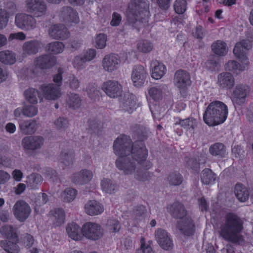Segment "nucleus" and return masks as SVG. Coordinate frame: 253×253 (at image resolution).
<instances>
[{
	"instance_id": "24",
	"label": "nucleus",
	"mask_w": 253,
	"mask_h": 253,
	"mask_svg": "<svg viewBox=\"0 0 253 253\" xmlns=\"http://www.w3.org/2000/svg\"><path fill=\"white\" fill-rule=\"evenodd\" d=\"M51 219L55 227L61 226L64 223L65 215L63 210H55L51 211Z\"/></svg>"
},
{
	"instance_id": "46",
	"label": "nucleus",
	"mask_w": 253,
	"mask_h": 253,
	"mask_svg": "<svg viewBox=\"0 0 253 253\" xmlns=\"http://www.w3.org/2000/svg\"><path fill=\"white\" fill-rule=\"evenodd\" d=\"M178 123L181 126L190 131L193 130L195 127L194 120L192 119L187 118L184 120H181L179 121Z\"/></svg>"
},
{
	"instance_id": "54",
	"label": "nucleus",
	"mask_w": 253,
	"mask_h": 253,
	"mask_svg": "<svg viewBox=\"0 0 253 253\" xmlns=\"http://www.w3.org/2000/svg\"><path fill=\"white\" fill-rule=\"evenodd\" d=\"M96 56V51L93 49H90L86 51L84 56V59L85 61L92 60Z\"/></svg>"
},
{
	"instance_id": "25",
	"label": "nucleus",
	"mask_w": 253,
	"mask_h": 253,
	"mask_svg": "<svg viewBox=\"0 0 253 253\" xmlns=\"http://www.w3.org/2000/svg\"><path fill=\"white\" fill-rule=\"evenodd\" d=\"M211 47L212 52L218 56H224L228 51L226 43L220 40L214 42Z\"/></svg>"
},
{
	"instance_id": "19",
	"label": "nucleus",
	"mask_w": 253,
	"mask_h": 253,
	"mask_svg": "<svg viewBox=\"0 0 253 253\" xmlns=\"http://www.w3.org/2000/svg\"><path fill=\"white\" fill-rule=\"evenodd\" d=\"M138 107L137 99L134 95L128 94L125 97L122 107L125 111L131 113Z\"/></svg>"
},
{
	"instance_id": "28",
	"label": "nucleus",
	"mask_w": 253,
	"mask_h": 253,
	"mask_svg": "<svg viewBox=\"0 0 253 253\" xmlns=\"http://www.w3.org/2000/svg\"><path fill=\"white\" fill-rule=\"evenodd\" d=\"M42 47V43L38 41H33L25 42L23 47L24 53L30 55L35 54Z\"/></svg>"
},
{
	"instance_id": "56",
	"label": "nucleus",
	"mask_w": 253,
	"mask_h": 253,
	"mask_svg": "<svg viewBox=\"0 0 253 253\" xmlns=\"http://www.w3.org/2000/svg\"><path fill=\"white\" fill-rule=\"evenodd\" d=\"M10 175L4 170H0V184L5 183L10 179Z\"/></svg>"
},
{
	"instance_id": "42",
	"label": "nucleus",
	"mask_w": 253,
	"mask_h": 253,
	"mask_svg": "<svg viewBox=\"0 0 253 253\" xmlns=\"http://www.w3.org/2000/svg\"><path fill=\"white\" fill-rule=\"evenodd\" d=\"M225 70L233 73H236L237 71L240 70V65L235 60H231L226 63L224 65Z\"/></svg>"
},
{
	"instance_id": "64",
	"label": "nucleus",
	"mask_w": 253,
	"mask_h": 253,
	"mask_svg": "<svg viewBox=\"0 0 253 253\" xmlns=\"http://www.w3.org/2000/svg\"><path fill=\"white\" fill-rule=\"evenodd\" d=\"M5 129L8 133L13 134L16 130V126L14 124L8 123L5 125Z\"/></svg>"
},
{
	"instance_id": "59",
	"label": "nucleus",
	"mask_w": 253,
	"mask_h": 253,
	"mask_svg": "<svg viewBox=\"0 0 253 253\" xmlns=\"http://www.w3.org/2000/svg\"><path fill=\"white\" fill-rule=\"evenodd\" d=\"M121 21V16L117 13H114L113 14V17L111 22L112 26H118Z\"/></svg>"
},
{
	"instance_id": "61",
	"label": "nucleus",
	"mask_w": 253,
	"mask_h": 253,
	"mask_svg": "<svg viewBox=\"0 0 253 253\" xmlns=\"http://www.w3.org/2000/svg\"><path fill=\"white\" fill-rule=\"evenodd\" d=\"M12 176L15 180L20 181L23 177V173L20 170L16 169L12 171Z\"/></svg>"
},
{
	"instance_id": "8",
	"label": "nucleus",
	"mask_w": 253,
	"mask_h": 253,
	"mask_svg": "<svg viewBox=\"0 0 253 253\" xmlns=\"http://www.w3.org/2000/svg\"><path fill=\"white\" fill-rule=\"evenodd\" d=\"M15 217L19 221H24L28 218L31 212L29 206L23 201H17L13 208Z\"/></svg>"
},
{
	"instance_id": "31",
	"label": "nucleus",
	"mask_w": 253,
	"mask_h": 253,
	"mask_svg": "<svg viewBox=\"0 0 253 253\" xmlns=\"http://www.w3.org/2000/svg\"><path fill=\"white\" fill-rule=\"evenodd\" d=\"M202 182L206 185H209L215 179V174L209 169H204L201 173Z\"/></svg>"
},
{
	"instance_id": "35",
	"label": "nucleus",
	"mask_w": 253,
	"mask_h": 253,
	"mask_svg": "<svg viewBox=\"0 0 253 253\" xmlns=\"http://www.w3.org/2000/svg\"><path fill=\"white\" fill-rule=\"evenodd\" d=\"M138 50L142 53H146L153 49L152 43L147 40H141L138 42L137 44Z\"/></svg>"
},
{
	"instance_id": "15",
	"label": "nucleus",
	"mask_w": 253,
	"mask_h": 253,
	"mask_svg": "<svg viewBox=\"0 0 253 253\" xmlns=\"http://www.w3.org/2000/svg\"><path fill=\"white\" fill-rule=\"evenodd\" d=\"M44 97L48 100H55L61 95L59 85L49 84L42 86Z\"/></svg>"
},
{
	"instance_id": "30",
	"label": "nucleus",
	"mask_w": 253,
	"mask_h": 253,
	"mask_svg": "<svg viewBox=\"0 0 253 253\" xmlns=\"http://www.w3.org/2000/svg\"><path fill=\"white\" fill-rule=\"evenodd\" d=\"M36 128V124L33 121L21 122L19 123V128L23 133L27 134L33 132Z\"/></svg>"
},
{
	"instance_id": "55",
	"label": "nucleus",
	"mask_w": 253,
	"mask_h": 253,
	"mask_svg": "<svg viewBox=\"0 0 253 253\" xmlns=\"http://www.w3.org/2000/svg\"><path fill=\"white\" fill-rule=\"evenodd\" d=\"M42 181V176L39 174H32L29 178V182L33 185L38 184Z\"/></svg>"
},
{
	"instance_id": "20",
	"label": "nucleus",
	"mask_w": 253,
	"mask_h": 253,
	"mask_svg": "<svg viewBox=\"0 0 253 253\" xmlns=\"http://www.w3.org/2000/svg\"><path fill=\"white\" fill-rule=\"evenodd\" d=\"M234 193L237 199L241 202H246L250 196L247 187L241 183H237L234 187Z\"/></svg>"
},
{
	"instance_id": "49",
	"label": "nucleus",
	"mask_w": 253,
	"mask_h": 253,
	"mask_svg": "<svg viewBox=\"0 0 253 253\" xmlns=\"http://www.w3.org/2000/svg\"><path fill=\"white\" fill-rule=\"evenodd\" d=\"M158 61L157 60L153 61L150 65V71L151 77L153 79L157 80L158 79Z\"/></svg>"
},
{
	"instance_id": "1",
	"label": "nucleus",
	"mask_w": 253,
	"mask_h": 253,
	"mask_svg": "<svg viewBox=\"0 0 253 253\" xmlns=\"http://www.w3.org/2000/svg\"><path fill=\"white\" fill-rule=\"evenodd\" d=\"M114 151L119 158L116 160L117 167L126 174L133 173L138 164L144 158L142 156V149L135 151L131 149L130 140L126 136L118 137L114 144Z\"/></svg>"
},
{
	"instance_id": "10",
	"label": "nucleus",
	"mask_w": 253,
	"mask_h": 253,
	"mask_svg": "<svg viewBox=\"0 0 253 253\" xmlns=\"http://www.w3.org/2000/svg\"><path fill=\"white\" fill-rule=\"evenodd\" d=\"M15 24L17 27L23 30H30L36 27L35 19L24 14H19L16 16Z\"/></svg>"
},
{
	"instance_id": "57",
	"label": "nucleus",
	"mask_w": 253,
	"mask_h": 253,
	"mask_svg": "<svg viewBox=\"0 0 253 253\" xmlns=\"http://www.w3.org/2000/svg\"><path fill=\"white\" fill-rule=\"evenodd\" d=\"M218 65V63L215 60H209L206 63V68L211 71H214Z\"/></svg>"
},
{
	"instance_id": "51",
	"label": "nucleus",
	"mask_w": 253,
	"mask_h": 253,
	"mask_svg": "<svg viewBox=\"0 0 253 253\" xmlns=\"http://www.w3.org/2000/svg\"><path fill=\"white\" fill-rule=\"evenodd\" d=\"M7 23V14L4 10L0 11V29L5 27Z\"/></svg>"
},
{
	"instance_id": "62",
	"label": "nucleus",
	"mask_w": 253,
	"mask_h": 253,
	"mask_svg": "<svg viewBox=\"0 0 253 253\" xmlns=\"http://www.w3.org/2000/svg\"><path fill=\"white\" fill-rule=\"evenodd\" d=\"M68 83L70 87L73 88H77L79 85V82L78 79L73 76L70 77Z\"/></svg>"
},
{
	"instance_id": "63",
	"label": "nucleus",
	"mask_w": 253,
	"mask_h": 253,
	"mask_svg": "<svg viewBox=\"0 0 253 253\" xmlns=\"http://www.w3.org/2000/svg\"><path fill=\"white\" fill-rule=\"evenodd\" d=\"M24 106H21L15 109L13 111V115L15 118L21 117V115H25Z\"/></svg>"
},
{
	"instance_id": "34",
	"label": "nucleus",
	"mask_w": 253,
	"mask_h": 253,
	"mask_svg": "<svg viewBox=\"0 0 253 253\" xmlns=\"http://www.w3.org/2000/svg\"><path fill=\"white\" fill-rule=\"evenodd\" d=\"M77 191L73 188H67L61 194V198L66 202L73 201L76 197Z\"/></svg>"
},
{
	"instance_id": "52",
	"label": "nucleus",
	"mask_w": 253,
	"mask_h": 253,
	"mask_svg": "<svg viewBox=\"0 0 253 253\" xmlns=\"http://www.w3.org/2000/svg\"><path fill=\"white\" fill-rule=\"evenodd\" d=\"M233 52L236 57H241V55L246 54V50L242 48V44L240 43L237 42L234 47Z\"/></svg>"
},
{
	"instance_id": "22",
	"label": "nucleus",
	"mask_w": 253,
	"mask_h": 253,
	"mask_svg": "<svg viewBox=\"0 0 253 253\" xmlns=\"http://www.w3.org/2000/svg\"><path fill=\"white\" fill-rule=\"evenodd\" d=\"M250 91V88L248 86L238 85L236 86L233 91V96L237 103L244 102L246 97Z\"/></svg>"
},
{
	"instance_id": "47",
	"label": "nucleus",
	"mask_w": 253,
	"mask_h": 253,
	"mask_svg": "<svg viewBox=\"0 0 253 253\" xmlns=\"http://www.w3.org/2000/svg\"><path fill=\"white\" fill-rule=\"evenodd\" d=\"M1 232L3 235L12 239H15L17 238L15 229L13 228L10 226H7L2 227L1 229Z\"/></svg>"
},
{
	"instance_id": "23",
	"label": "nucleus",
	"mask_w": 253,
	"mask_h": 253,
	"mask_svg": "<svg viewBox=\"0 0 253 253\" xmlns=\"http://www.w3.org/2000/svg\"><path fill=\"white\" fill-rule=\"evenodd\" d=\"M159 246L165 250H170L172 248V240L168 233L163 229L159 230Z\"/></svg>"
},
{
	"instance_id": "37",
	"label": "nucleus",
	"mask_w": 253,
	"mask_h": 253,
	"mask_svg": "<svg viewBox=\"0 0 253 253\" xmlns=\"http://www.w3.org/2000/svg\"><path fill=\"white\" fill-rule=\"evenodd\" d=\"M54 63V60L47 56L40 57L36 60V65L42 68L50 67Z\"/></svg>"
},
{
	"instance_id": "18",
	"label": "nucleus",
	"mask_w": 253,
	"mask_h": 253,
	"mask_svg": "<svg viewBox=\"0 0 253 253\" xmlns=\"http://www.w3.org/2000/svg\"><path fill=\"white\" fill-rule=\"evenodd\" d=\"M85 212L90 215H98L102 213L104 208L103 206L95 200L88 201L85 205Z\"/></svg>"
},
{
	"instance_id": "3",
	"label": "nucleus",
	"mask_w": 253,
	"mask_h": 253,
	"mask_svg": "<svg viewBox=\"0 0 253 253\" xmlns=\"http://www.w3.org/2000/svg\"><path fill=\"white\" fill-rule=\"evenodd\" d=\"M227 113V107L224 103L213 101L207 108L203 116L204 121L210 126L218 125L225 121Z\"/></svg>"
},
{
	"instance_id": "2",
	"label": "nucleus",
	"mask_w": 253,
	"mask_h": 253,
	"mask_svg": "<svg viewBox=\"0 0 253 253\" xmlns=\"http://www.w3.org/2000/svg\"><path fill=\"white\" fill-rule=\"evenodd\" d=\"M219 234L225 240L237 243L243 240L241 233L243 229V221L236 214L228 213L225 221L220 226Z\"/></svg>"
},
{
	"instance_id": "44",
	"label": "nucleus",
	"mask_w": 253,
	"mask_h": 253,
	"mask_svg": "<svg viewBox=\"0 0 253 253\" xmlns=\"http://www.w3.org/2000/svg\"><path fill=\"white\" fill-rule=\"evenodd\" d=\"M1 246L8 253H18L19 251V248L16 243L10 241L8 243L2 242Z\"/></svg>"
},
{
	"instance_id": "5",
	"label": "nucleus",
	"mask_w": 253,
	"mask_h": 253,
	"mask_svg": "<svg viewBox=\"0 0 253 253\" xmlns=\"http://www.w3.org/2000/svg\"><path fill=\"white\" fill-rule=\"evenodd\" d=\"M174 83L176 87L179 88L180 93L184 95L187 87L191 84L189 74L182 70L177 71L174 75Z\"/></svg>"
},
{
	"instance_id": "40",
	"label": "nucleus",
	"mask_w": 253,
	"mask_h": 253,
	"mask_svg": "<svg viewBox=\"0 0 253 253\" xmlns=\"http://www.w3.org/2000/svg\"><path fill=\"white\" fill-rule=\"evenodd\" d=\"M107 36L104 34H99L95 38L94 46L99 49H103L106 46Z\"/></svg>"
},
{
	"instance_id": "11",
	"label": "nucleus",
	"mask_w": 253,
	"mask_h": 253,
	"mask_svg": "<svg viewBox=\"0 0 253 253\" xmlns=\"http://www.w3.org/2000/svg\"><path fill=\"white\" fill-rule=\"evenodd\" d=\"M180 219L177 222V229L185 236L192 235L195 230V226L193 220L189 216H186Z\"/></svg>"
},
{
	"instance_id": "27",
	"label": "nucleus",
	"mask_w": 253,
	"mask_h": 253,
	"mask_svg": "<svg viewBox=\"0 0 253 253\" xmlns=\"http://www.w3.org/2000/svg\"><path fill=\"white\" fill-rule=\"evenodd\" d=\"M209 153L213 156L223 158L226 153L225 146L222 143H215L210 147Z\"/></svg>"
},
{
	"instance_id": "41",
	"label": "nucleus",
	"mask_w": 253,
	"mask_h": 253,
	"mask_svg": "<svg viewBox=\"0 0 253 253\" xmlns=\"http://www.w3.org/2000/svg\"><path fill=\"white\" fill-rule=\"evenodd\" d=\"M68 103L71 107L75 109L81 105L82 100L78 94L72 93L69 96Z\"/></svg>"
},
{
	"instance_id": "29",
	"label": "nucleus",
	"mask_w": 253,
	"mask_h": 253,
	"mask_svg": "<svg viewBox=\"0 0 253 253\" xmlns=\"http://www.w3.org/2000/svg\"><path fill=\"white\" fill-rule=\"evenodd\" d=\"M101 188L103 192L111 194L114 193L117 187L110 179L104 177L101 179Z\"/></svg>"
},
{
	"instance_id": "58",
	"label": "nucleus",
	"mask_w": 253,
	"mask_h": 253,
	"mask_svg": "<svg viewBox=\"0 0 253 253\" xmlns=\"http://www.w3.org/2000/svg\"><path fill=\"white\" fill-rule=\"evenodd\" d=\"M85 62L84 58L81 57L80 56H76L74 60H73V65L74 66L78 69L81 68L84 62Z\"/></svg>"
},
{
	"instance_id": "7",
	"label": "nucleus",
	"mask_w": 253,
	"mask_h": 253,
	"mask_svg": "<svg viewBox=\"0 0 253 253\" xmlns=\"http://www.w3.org/2000/svg\"><path fill=\"white\" fill-rule=\"evenodd\" d=\"M121 60L119 56L115 54L106 55L102 61L103 69L108 72H112L117 70L120 67Z\"/></svg>"
},
{
	"instance_id": "17",
	"label": "nucleus",
	"mask_w": 253,
	"mask_h": 253,
	"mask_svg": "<svg viewBox=\"0 0 253 253\" xmlns=\"http://www.w3.org/2000/svg\"><path fill=\"white\" fill-rule=\"evenodd\" d=\"M26 6L28 11L35 12L37 16L43 14L46 9L44 3L40 0H27Z\"/></svg>"
},
{
	"instance_id": "50",
	"label": "nucleus",
	"mask_w": 253,
	"mask_h": 253,
	"mask_svg": "<svg viewBox=\"0 0 253 253\" xmlns=\"http://www.w3.org/2000/svg\"><path fill=\"white\" fill-rule=\"evenodd\" d=\"M25 116L32 117L35 116L38 113V109L32 105L24 106Z\"/></svg>"
},
{
	"instance_id": "4",
	"label": "nucleus",
	"mask_w": 253,
	"mask_h": 253,
	"mask_svg": "<svg viewBox=\"0 0 253 253\" xmlns=\"http://www.w3.org/2000/svg\"><path fill=\"white\" fill-rule=\"evenodd\" d=\"M84 236L91 240H97L104 235V231L101 225L96 223L87 222L82 227Z\"/></svg>"
},
{
	"instance_id": "39",
	"label": "nucleus",
	"mask_w": 253,
	"mask_h": 253,
	"mask_svg": "<svg viewBox=\"0 0 253 253\" xmlns=\"http://www.w3.org/2000/svg\"><path fill=\"white\" fill-rule=\"evenodd\" d=\"M106 227L110 233H116L118 232L121 229V225L116 219H109L107 221Z\"/></svg>"
},
{
	"instance_id": "26",
	"label": "nucleus",
	"mask_w": 253,
	"mask_h": 253,
	"mask_svg": "<svg viewBox=\"0 0 253 253\" xmlns=\"http://www.w3.org/2000/svg\"><path fill=\"white\" fill-rule=\"evenodd\" d=\"M24 95L25 99L31 104H36L39 100H42L39 92L35 88L27 89L25 91Z\"/></svg>"
},
{
	"instance_id": "48",
	"label": "nucleus",
	"mask_w": 253,
	"mask_h": 253,
	"mask_svg": "<svg viewBox=\"0 0 253 253\" xmlns=\"http://www.w3.org/2000/svg\"><path fill=\"white\" fill-rule=\"evenodd\" d=\"M185 160L187 165L191 169L195 170L199 169L200 164L193 157H186Z\"/></svg>"
},
{
	"instance_id": "13",
	"label": "nucleus",
	"mask_w": 253,
	"mask_h": 253,
	"mask_svg": "<svg viewBox=\"0 0 253 253\" xmlns=\"http://www.w3.org/2000/svg\"><path fill=\"white\" fill-rule=\"evenodd\" d=\"M103 89L107 95L112 98L120 96L122 92V86L117 82L109 81L104 83Z\"/></svg>"
},
{
	"instance_id": "9",
	"label": "nucleus",
	"mask_w": 253,
	"mask_h": 253,
	"mask_svg": "<svg viewBox=\"0 0 253 253\" xmlns=\"http://www.w3.org/2000/svg\"><path fill=\"white\" fill-rule=\"evenodd\" d=\"M217 84L222 89H231L235 84L234 78L230 72L221 73L217 76Z\"/></svg>"
},
{
	"instance_id": "45",
	"label": "nucleus",
	"mask_w": 253,
	"mask_h": 253,
	"mask_svg": "<svg viewBox=\"0 0 253 253\" xmlns=\"http://www.w3.org/2000/svg\"><path fill=\"white\" fill-rule=\"evenodd\" d=\"M80 179L82 184L89 182L93 176L92 172L89 170L84 169L80 172Z\"/></svg>"
},
{
	"instance_id": "33",
	"label": "nucleus",
	"mask_w": 253,
	"mask_h": 253,
	"mask_svg": "<svg viewBox=\"0 0 253 253\" xmlns=\"http://www.w3.org/2000/svg\"><path fill=\"white\" fill-rule=\"evenodd\" d=\"M167 179L170 185L174 186L179 185L183 181L182 175L176 171L170 172L168 175Z\"/></svg>"
},
{
	"instance_id": "12",
	"label": "nucleus",
	"mask_w": 253,
	"mask_h": 253,
	"mask_svg": "<svg viewBox=\"0 0 253 253\" xmlns=\"http://www.w3.org/2000/svg\"><path fill=\"white\" fill-rule=\"evenodd\" d=\"M146 77V71L142 66H136L133 68L131 80L134 86L139 87L145 83Z\"/></svg>"
},
{
	"instance_id": "32",
	"label": "nucleus",
	"mask_w": 253,
	"mask_h": 253,
	"mask_svg": "<svg viewBox=\"0 0 253 253\" xmlns=\"http://www.w3.org/2000/svg\"><path fill=\"white\" fill-rule=\"evenodd\" d=\"M0 61L5 64H13L15 61V54L8 50L1 51Z\"/></svg>"
},
{
	"instance_id": "38",
	"label": "nucleus",
	"mask_w": 253,
	"mask_h": 253,
	"mask_svg": "<svg viewBox=\"0 0 253 253\" xmlns=\"http://www.w3.org/2000/svg\"><path fill=\"white\" fill-rule=\"evenodd\" d=\"M64 48V44L60 42H54L49 43L47 46V50L54 54L62 52Z\"/></svg>"
},
{
	"instance_id": "14",
	"label": "nucleus",
	"mask_w": 253,
	"mask_h": 253,
	"mask_svg": "<svg viewBox=\"0 0 253 253\" xmlns=\"http://www.w3.org/2000/svg\"><path fill=\"white\" fill-rule=\"evenodd\" d=\"M44 140L39 136L24 137L22 141L23 147L28 150H36L40 148L43 144Z\"/></svg>"
},
{
	"instance_id": "36",
	"label": "nucleus",
	"mask_w": 253,
	"mask_h": 253,
	"mask_svg": "<svg viewBox=\"0 0 253 253\" xmlns=\"http://www.w3.org/2000/svg\"><path fill=\"white\" fill-rule=\"evenodd\" d=\"M150 242H146L144 238L140 239V246L136 251V253H154V251L150 245Z\"/></svg>"
},
{
	"instance_id": "43",
	"label": "nucleus",
	"mask_w": 253,
	"mask_h": 253,
	"mask_svg": "<svg viewBox=\"0 0 253 253\" xmlns=\"http://www.w3.org/2000/svg\"><path fill=\"white\" fill-rule=\"evenodd\" d=\"M187 2L186 0H176L174 3V9L176 13L183 14L186 9Z\"/></svg>"
},
{
	"instance_id": "6",
	"label": "nucleus",
	"mask_w": 253,
	"mask_h": 253,
	"mask_svg": "<svg viewBox=\"0 0 253 253\" xmlns=\"http://www.w3.org/2000/svg\"><path fill=\"white\" fill-rule=\"evenodd\" d=\"M167 209L168 212L175 219H182L187 214V211L183 204L178 201L168 205Z\"/></svg>"
},
{
	"instance_id": "53",
	"label": "nucleus",
	"mask_w": 253,
	"mask_h": 253,
	"mask_svg": "<svg viewBox=\"0 0 253 253\" xmlns=\"http://www.w3.org/2000/svg\"><path fill=\"white\" fill-rule=\"evenodd\" d=\"M170 0H159V12H165L169 7Z\"/></svg>"
},
{
	"instance_id": "16",
	"label": "nucleus",
	"mask_w": 253,
	"mask_h": 253,
	"mask_svg": "<svg viewBox=\"0 0 253 253\" xmlns=\"http://www.w3.org/2000/svg\"><path fill=\"white\" fill-rule=\"evenodd\" d=\"M66 233L69 238L75 240L79 241L82 239L84 236L82 228L75 222H71L66 226Z\"/></svg>"
},
{
	"instance_id": "60",
	"label": "nucleus",
	"mask_w": 253,
	"mask_h": 253,
	"mask_svg": "<svg viewBox=\"0 0 253 253\" xmlns=\"http://www.w3.org/2000/svg\"><path fill=\"white\" fill-rule=\"evenodd\" d=\"M25 39V35L22 32H18L17 33L11 34L9 36V39L12 40L14 39L24 40Z\"/></svg>"
},
{
	"instance_id": "21",
	"label": "nucleus",
	"mask_w": 253,
	"mask_h": 253,
	"mask_svg": "<svg viewBox=\"0 0 253 253\" xmlns=\"http://www.w3.org/2000/svg\"><path fill=\"white\" fill-rule=\"evenodd\" d=\"M49 34L53 38L65 39L67 38L69 33L63 25H53L49 29Z\"/></svg>"
}]
</instances>
